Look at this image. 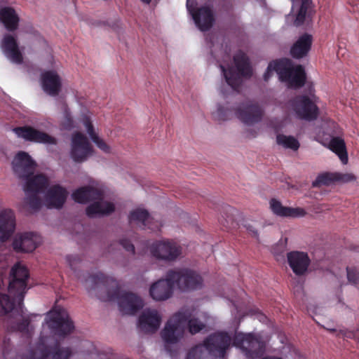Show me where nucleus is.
<instances>
[{
    "mask_svg": "<svg viewBox=\"0 0 359 359\" xmlns=\"http://www.w3.org/2000/svg\"><path fill=\"white\" fill-rule=\"evenodd\" d=\"M86 281L90 290H95L100 287H107L109 283H114L116 288L111 294L109 292V296L111 299L118 300L119 309L123 314L134 315L144 306L143 301L139 296L129 292L121 293L116 280L102 273L92 274Z\"/></svg>",
    "mask_w": 359,
    "mask_h": 359,
    "instance_id": "1",
    "label": "nucleus"
},
{
    "mask_svg": "<svg viewBox=\"0 0 359 359\" xmlns=\"http://www.w3.org/2000/svg\"><path fill=\"white\" fill-rule=\"evenodd\" d=\"M29 277V273L27 267L20 264H16L12 267L8 292L14 299H11L8 294L0 293V316L11 312L15 308V302L19 306H21L27 292Z\"/></svg>",
    "mask_w": 359,
    "mask_h": 359,
    "instance_id": "2",
    "label": "nucleus"
},
{
    "mask_svg": "<svg viewBox=\"0 0 359 359\" xmlns=\"http://www.w3.org/2000/svg\"><path fill=\"white\" fill-rule=\"evenodd\" d=\"M73 200L79 203H86L91 201H98L89 205L86 209V215L89 217L109 215L115 210L114 205L110 202L102 201L104 194L97 189L85 186L76 189L72 194Z\"/></svg>",
    "mask_w": 359,
    "mask_h": 359,
    "instance_id": "3",
    "label": "nucleus"
},
{
    "mask_svg": "<svg viewBox=\"0 0 359 359\" xmlns=\"http://www.w3.org/2000/svg\"><path fill=\"white\" fill-rule=\"evenodd\" d=\"M231 342V336L226 332H216L208 336L202 344L192 348L186 359H205L206 351L209 354L220 358H224Z\"/></svg>",
    "mask_w": 359,
    "mask_h": 359,
    "instance_id": "4",
    "label": "nucleus"
},
{
    "mask_svg": "<svg viewBox=\"0 0 359 359\" xmlns=\"http://www.w3.org/2000/svg\"><path fill=\"white\" fill-rule=\"evenodd\" d=\"M233 61L238 72L233 67H229L226 69L222 65L219 67L227 84L233 90H238L242 82L241 76L250 77L252 72L249 59L245 53L241 52L236 54L233 56Z\"/></svg>",
    "mask_w": 359,
    "mask_h": 359,
    "instance_id": "5",
    "label": "nucleus"
},
{
    "mask_svg": "<svg viewBox=\"0 0 359 359\" xmlns=\"http://www.w3.org/2000/svg\"><path fill=\"white\" fill-rule=\"evenodd\" d=\"M287 107L300 119L313 121L318 116V106L310 97L306 95L294 96L287 102Z\"/></svg>",
    "mask_w": 359,
    "mask_h": 359,
    "instance_id": "6",
    "label": "nucleus"
},
{
    "mask_svg": "<svg viewBox=\"0 0 359 359\" xmlns=\"http://www.w3.org/2000/svg\"><path fill=\"white\" fill-rule=\"evenodd\" d=\"M49 185L48 178L43 175L38 174L33 176L26 182L24 190L27 193L32 194L25 198V203L34 210H38L41 207V199L37 194H43Z\"/></svg>",
    "mask_w": 359,
    "mask_h": 359,
    "instance_id": "7",
    "label": "nucleus"
},
{
    "mask_svg": "<svg viewBox=\"0 0 359 359\" xmlns=\"http://www.w3.org/2000/svg\"><path fill=\"white\" fill-rule=\"evenodd\" d=\"M233 343L235 346L242 349L250 358L260 357L265 350L264 342L251 333H236Z\"/></svg>",
    "mask_w": 359,
    "mask_h": 359,
    "instance_id": "8",
    "label": "nucleus"
},
{
    "mask_svg": "<svg viewBox=\"0 0 359 359\" xmlns=\"http://www.w3.org/2000/svg\"><path fill=\"white\" fill-rule=\"evenodd\" d=\"M169 277L175 285L183 291L194 290L201 287L202 277L196 271L189 269L169 270Z\"/></svg>",
    "mask_w": 359,
    "mask_h": 359,
    "instance_id": "9",
    "label": "nucleus"
},
{
    "mask_svg": "<svg viewBox=\"0 0 359 359\" xmlns=\"http://www.w3.org/2000/svg\"><path fill=\"white\" fill-rule=\"evenodd\" d=\"M48 318V327L55 335L65 337L72 333L74 329L72 320L64 309L59 308L50 311Z\"/></svg>",
    "mask_w": 359,
    "mask_h": 359,
    "instance_id": "10",
    "label": "nucleus"
},
{
    "mask_svg": "<svg viewBox=\"0 0 359 359\" xmlns=\"http://www.w3.org/2000/svg\"><path fill=\"white\" fill-rule=\"evenodd\" d=\"M187 320L184 313H177L166 323L161 332V337L165 344H174L180 341L183 337V325Z\"/></svg>",
    "mask_w": 359,
    "mask_h": 359,
    "instance_id": "11",
    "label": "nucleus"
},
{
    "mask_svg": "<svg viewBox=\"0 0 359 359\" xmlns=\"http://www.w3.org/2000/svg\"><path fill=\"white\" fill-rule=\"evenodd\" d=\"M153 257L166 262H173L182 253V248L175 241L170 240L159 241L150 247Z\"/></svg>",
    "mask_w": 359,
    "mask_h": 359,
    "instance_id": "12",
    "label": "nucleus"
},
{
    "mask_svg": "<svg viewBox=\"0 0 359 359\" xmlns=\"http://www.w3.org/2000/svg\"><path fill=\"white\" fill-rule=\"evenodd\" d=\"M236 117L243 123L252 126L261 121L264 111L256 102L246 101L234 109Z\"/></svg>",
    "mask_w": 359,
    "mask_h": 359,
    "instance_id": "13",
    "label": "nucleus"
},
{
    "mask_svg": "<svg viewBox=\"0 0 359 359\" xmlns=\"http://www.w3.org/2000/svg\"><path fill=\"white\" fill-rule=\"evenodd\" d=\"M280 80L286 82L289 88L299 89L306 83V75L304 68L301 65L294 67L288 66L287 60H283Z\"/></svg>",
    "mask_w": 359,
    "mask_h": 359,
    "instance_id": "14",
    "label": "nucleus"
},
{
    "mask_svg": "<svg viewBox=\"0 0 359 359\" xmlns=\"http://www.w3.org/2000/svg\"><path fill=\"white\" fill-rule=\"evenodd\" d=\"M93 152L92 147L87 137L81 133L73 135L72 138L71 157L76 163H82Z\"/></svg>",
    "mask_w": 359,
    "mask_h": 359,
    "instance_id": "15",
    "label": "nucleus"
},
{
    "mask_svg": "<svg viewBox=\"0 0 359 359\" xmlns=\"http://www.w3.org/2000/svg\"><path fill=\"white\" fill-rule=\"evenodd\" d=\"M13 170L19 178L31 179L36 164L32 157L25 151H19L12 162ZM33 177H32V178Z\"/></svg>",
    "mask_w": 359,
    "mask_h": 359,
    "instance_id": "16",
    "label": "nucleus"
},
{
    "mask_svg": "<svg viewBox=\"0 0 359 359\" xmlns=\"http://www.w3.org/2000/svg\"><path fill=\"white\" fill-rule=\"evenodd\" d=\"M187 6L196 25L201 31H208L212 27L215 22V16L210 7L206 6L199 8L192 7L189 5V1H187Z\"/></svg>",
    "mask_w": 359,
    "mask_h": 359,
    "instance_id": "17",
    "label": "nucleus"
},
{
    "mask_svg": "<svg viewBox=\"0 0 359 359\" xmlns=\"http://www.w3.org/2000/svg\"><path fill=\"white\" fill-rule=\"evenodd\" d=\"M15 133L27 141L41 144L55 145L57 139L45 132L40 131L32 126H21L14 128Z\"/></svg>",
    "mask_w": 359,
    "mask_h": 359,
    "instance_id": "18",
    "label": "nucleus"
},
{
    "mask_svg": "<svg viewBox=\"0 0 359 359\" xmlns=\"http://www.w3.org/2000/svg\"><path fill=\"white\" fill-rule=\"evenodd\" d=\"M72 351L69 347H62L57 342L53 347H43L39 351H32L29 359H69Z\"/></svg>",
    "mask_w": 359,
    "mask_h": 359,
    "instance_id": "19",
    "label": "nucleus"
},
{
    "mask_svg": "<svg viewBox=\"0 0 359 359\" xmlns=\"http://www.w3.org/2000/svg\"><path fill=\"white\" fill-rule=\"evenodd\" d=\"M175 283L169 277V271L165 278H162L153 283L149 289L151 297L156 301H163L170 298L173 292Z\"/></svg>",
    "mask_w": 359,
    "mask_h": 359,
    "instance_id": "20",
    "label": "nucleus"
},
{
    "mask_svg": "<svg viewBox=\"0 0 359 359\" xmlns=\"http://www.w3.org/2000/svg\"><path fill=\"white\" fill-rule=\"evenodd\" d=\"M39 236L32 232H26L15 236L13 248L16 252H32L39 245Z\"/></svg>",
    "mask_w": 359,
    "mask_h": 359,
    "instance_id": "21",
    "label": "nucleus"
},
{
    "mask_svg": "<svg viewBox=\"0 0 359 359\" xmlns=\"http://www.w3.org/2000/svg\"><path fill=\"white\" fill-rule=\"evenodd\" d=\"M161 318L155 309H146L140 316L137 326L146 334L156 332L160 327Z\"/></svg>",
    "mask_w": 359,
    "mask_h": 359,
    "instance_id": "22",
    "label": "nucleus"
},
{
    "mask_svg": "<svg viewBox=\"0 0 359 359\" xmlns=\"http://www.w3.org/2000/svg\"><path fill=\"white\" fill-rule=\"evenodd\" d=\"M1 48L5 56L12 62L21 64L23 56L18 46L17 39L13 36L6 34L4 36Z\"/></svg>",
    "mask_w": 359,
    "mask_h": 359,
    "instance_id": "23",
    "label": "nucleus"
},
{
    "mask_svg": "<svg viewBox=\"0 0 359 359\" xmlns=\"http://www.w3.org/2000/svg\"><path fill=\"white\" fill-rule=\"evenodd\" d=\"M287 259L290 267L297 276L304 275L311 263L308 254L300 251L288 252Z\"/></svg>",
    "mask_w": 359,
    "mask_h": 359,
    "instance_id": "24",
    "label": "nucleus"
},
{
    "mask_svg": "<svg viewBox=\"0 0 359 359\" xmlns=\"http://www.w3.org/2000/svg\"><path fill=\"white\" fill-rule=\"evenodd\" d=\"M41 79L45 93L53 97L59 95L62 88V81L55 71L49 70L42 73Z\"/></svg>",
    "mask_w": 359,
    "mask_h": 359,
    "instance_id": "25",
    "label": "nucleus"
},
{
    "mask_svg": "<svg viewBox=\"0 0 359 359\" xmlns=\"http://www.w3.org/2000/svg\"><path fill=\"white\" fill-rule=\"evenodd\" d=\"M68 192L59 184L52 186L46 194V203L48 208L60 209L65 204Z\"/></svg>",
    "mask_w": 359,
    "mask_h": 359,
    "instance_id": "26",
    "label": "nucleus"
},
{
    "mask_svg": "<svg viewBox=\"0 0 359 359\" xmlns=\"http://www.w3.org/2000/svg\"><path fill=\"white\" fill-rule=\"evenodd\" d=\"M15 229V217L14 212L10 209L4 210L0 213V241H7Z\"/></svg>",
    "mask_w": 359,
    "mask_h": 359,
    "instance_id": "27",
    "label": "nucleus"
},
{
    "mask_svg": "<svg viewBox=\"0 0 359 359\" xmlns=\"http://www.w3.org/2000/svg\"><path fill=\"white\" fill-rule=\"evenodd\" d=\"M270 208L275 215L280 217H301L306 214L304 208L285 207L275 198L271 199Z\"/></svg>",
    "mask_w": 359,
    "mask_h": 359,
    "instance_id": "28",
    "label": "nucleus"
},
{
    "mask_svg": "<svg viewBox=\"0 0 359 359\" xmlns=\"http://www.w3.org/2000/svg\"><path fill=\"white\" fill-rule=\"evenodd\" d=\"M312 41L313 38L311 34L305 33L302 35L291 47V56L295 59L305 57L311 49Z\"/></svg>",
    "mask_w": 359,
    "mask_h": 359,
    "instance_id": "29",
    "label": "nucleus"
},
{
    "mask_svg": "<svg viewBox=\"0 0 359 359\" xmlns=\"http://www.w3.org/2000/svg\"><path fill=\"white\" fill-rule=\"evenodd\" d=\"M0 22L8 32H14L18 28L20 18L13 8L5 6L0 9Z\"/></svg>",
    "mask_w": 359,
    "mask_h": 359,
    "instance_id": "30",
    "label": "nucleus"
},
{
    "mask_svg": "<svg viewBox=\"0 0 359 359\" xmlns=\"http://www.w3.org/2000/svg\"><path fill=\"white\" fill-rule=\"evenodd\" d=\"M129 222L140 224L142 228H148L152 229L149 226L151 217L147 210L144 209L137 208L130 212L129 217Z\"/></svg>",
    "mask_w": 359,
    "mask_h": 359,
    "instance_id": "31",
    "label": "nucleus"
},
{
    "mask_svg": "<svg viewBox=\"0 0 359 359\" xmlns=\"http://www.w3.org/2000/svg\"><path fill=\"white\" fill-rule=\"evenodd\" d=\"M329 149L339 156L343 163H347L348 155L343 139L339 137L332 138L329 143Z\"/></svg>",
    "mask_w": 359,
    "mask_h": 359,
    "instance_id": "32",
    "label": "nucleus"
},
{
    "mask_svg": "<svg viewBox=\"0 0 359 359\" xmlns=\"http://www.w3.org/2000/svg\"><path fill=\"white\" fill-rule=\"evenodd\" d=\"M30 319L24 318L18 322H15L8 325L9 330L12 332H19L27 337L32 334V330L29 329Z\"/></svg>",
    "mask_w": 359,
    "mask_h": 359,
    "instance_id": "33",
    "label": "nucleus"
},
{
    "mask_svg": "<svg viewBox=\"0 0 359 359\" xmlns=\"http://www.w3.org/2000/svg\"><path fill=\"white\" fill-rule=\"evenodd\" d=\"M278 144L283 146L285 148L297 150L299 147L298 140L292 136H286L285 135H278L276 137Z\"/></svg>",
    "mask_w": 359,
    "mask_h": 359,
    "instance_id": "34",
    "label": "nucleus"
},
{
    "mask_svg": "<svg viewBox=\"0 0 359 359\" xmlns=\"http://www.w3.org/2000/svg\"><path fill=\"white\" fill-rule=\"evenodd\" d=\"M336 173L325 172L320 174L313 182L312 186L313 187H319L323 185L328 186L336 182Z\"/></svg>",
    "mask_w": 359,
    "mask_h": 359,
    "instance_id": "35",
    "label": "nucleus"
},
{
    "mask_svg": "<svg viewBox=\"0 0 359 359\" xmlns=\"http://www.w3.org/2000/svg\"><path fill=\"white\" fill-rule=\"evenodd\" d=\"M283 65V60H274L271 62L268 67L264 74V81H267L269 78L271 76L273 72H277V74L279 75V78L280 79V72H282Z\"/></svg>",
    "mask_w": 359,
    "mask_h": 359,
    "instance_id": "36",
    "label": "nucleus"
},
{
    "mask_svg": "<svg viewBox=\"0 0 359 359\" xmlns=\"http://www.w3.org/2000/svg\"><path fill=\"white\" fill-rule=\"evenodd\" d=\"M308 10V0H302L299 10L297 14L294 24L296 26L302 25L306 18V15Z\"/></svg>",
    "mask_w": 359,
    "mask_h": 359,
    "instance_id": "37",
    "label": "nucleus"
},
{
    "mask_svg": "<svg viewBox=\"0 0 359 359\" xmlns=\"http://www.w3.org/2000/svg\"><path fill=\"white\" fill-rule=\"evenodd\" d=\"M187 325L189 332L191 334L198 333L205 327V325L203 323L201 322L198 318H195L189 319L188 320Z\"/></svg>",
    "mask_w": 359,
    "mask_h": 359,
    "instance_id": "38",
    "label": "nucleus"
},
{
    "mask_svg": "<svg viewBox=\"0 0 359 359\" xmlns=\"http://www.w3.org/2000/svg\"><path fill=\"white\" fill-rule=\"evenodd\" d=\"M347 278L350 283L356 285L359 282V270L356 267H346Z\"/></svg>",
    "mask_w": 359,
    "mask_h": 359,
    "instance_id": "39",
    "label": "nucleus"
},
{
    "mask_svg": "<svg viewBox=\"0 0 359 359\" xmlns=\"http://www.w3.org/2000/svg\"><path fill=\"white\" fill-rule=\"evenodd\" d=\"M231 110L225 109L222 106H219L215 114V117L219 121H226L230 118Z\"/></svg>",
    "mask_w": 359,
    "mask_h": 359,
    "instance_id": "40",
    "label": "nucleus"
},
{
    "mask_svg": "<svg viewBox=\"0 0 359 359\" xmlns=\"http://www.w3.org/2000/svg\"><path fill=\"white\" fill-rule=\"evenodd\" d=\"M91 140L97 147L104 153L107 154L110 152V147L109 145L103 140L100 139L98 135L93 137Z\"/></svg>",
    "mask_w": 359,
    "mask_h": 359,
    "instance_id": "41",
    "label": "nucleus"
},
{
    "mask_svg": "<svg viewBox=\"0 0 359 359\" xmlns=\"http://www.w3.org/2000/svg\"><path fill=\"white\" fill-rule=\"evenodd\" d=\"M66 259L70 268L74 271L76 269L77 264L81 262V258L78 255H67Z\"/></svg>",
    "mask_w": 359,
    "mask_h": 359,
    "instance_id": "42",
    "label": "nucleus"
},
{
    "mask_svg": "<svg viewBox=\"0 0 359 359\" xmlns=\"http://www.w3.org/2000/svg\"><path fill=\"white\" fill-rule=\"evenodd\" d=\"M336 182H349L356 180V177L354 175L351 173H336Z\"/></svg>",
    "mask_w": 359,
    "mask_h": 359,
    "instance_id": "43",
    "label": "nucleus"
},
{
    "mask_svg": "<svg viewBox=\"0 0 359 359\" xmlns=\"http://www.w3.org/2000/svg\"><path fill=\"white\" fill-rule=\"evenodd\" d=\"M83 124L86 128L87 133H88L89 136L92 139L93 137L97 136V134L95 133L94 130V127L93 123H91L89 118L86 117L84 119Z\"/></svg>",
    "mask_w": 359,
    "mask_h": 359,
    "instance_id": "44",
    "label": "nucleus"
},
{
    "mask_svg": "<svg viewBox=\"0 0 359 359\" xmlns=\"http://www.w3.org/2000/svg\"><path fill=\"white\" fill-rule=\"evenodd\" d=\"M120 245L128 252L132 254L135 253L134 245L128 239H122L120 241Z\"/></svg>",
    "mask_w": 359,
    "mask_h": 359,
    "instance_id": "45",
    "label": "nucleus"
},
{
    "mask_svg": "<svg viewBox=\"0 0 359 359\" xmlns=\"http://www.w3.org/2000/svg\"><path fill=\"white\" fill-rule=\"evenodd\" d=\"M247 230L248 231V232L250 233H251V235L254 237H257L258 236V233H257V231L253 228L252 226H247Z\"/></svg>",
    "mask_w": 359,
    "mask_h": 359,
    "instance_id": "46",
    "label": "nucleus"
},
{
    "mask_svg": "<svg viewBox=\"0 0 359 359\" xmlns=\"http://www.w3.org/2000/svg\"><path fill=\"white\" fill-rule=\"evenodd\" d=\"M143 3L149 4L151 0H141Z\"/></svg>",
    "mask_w": 359,
    "mask_h": 359,
    "instance_id": "47",
    "label": "nucleus"
},
{
    "mask_svg": "<svg viewBox=\"0 0 359 359\" xmlns=\"http://www.w3.org/2000/svg\"><path fill=\"white\" fill-rule=\"evenodd\" d=\"M355 251L357 252H359V247H357L355 249Z\"/></svg>",
    "mask_w": 359,
    "mask_h": 359,
    "instance_id": "48",
    "label": "nucleus"
},
{
    "mask_svg": "<svg viewBox=\"0 0 359 359\" xmlns=\"http://www.w3.org/2000/svg\"><path fill=\"white\" fill-rule=\"evenodd\" d=\"M252 137H255L256 136V132H254V134H252Z\"/></svg>",
    "mask_w": 359,
    "mask_h": 359,
    "instance_id": "49",
    "label": "nucleus"
},
{
    "mask_svg": "<svg viewBox=\"0 0 359 359\" xmlns=\"http://www.w3.org/2000/svg\"><path fill=\"white\" fill-rule=\"evenodd\" d=\"M228 208L229 209V210H232V208L231 207H229Z\"/></svg>",
    "mask_w": 359,
    "mask_h": 359,
    "instance_id": "50",
    "label": "nucleus"
}]
</instances>
